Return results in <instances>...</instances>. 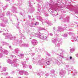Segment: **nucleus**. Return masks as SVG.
Returning <instances> with one entry per match:
<instances>
[{"label":"nucleus","instance_id":"1","mask_svg":"<svg viewBox=\"0 0 78 78\" xmlns=\"http://www.w3.org/2000/svg\"><path fill=\"white\" fill-rule=\"evenodd\" d=\"M70 59H72V57H70Z\"/></svg>","mask_w":78,"mask_h":78},{"label":"nucleus","instance_id":"2","mask_svg":"<svg viewBox=\"0 0 78 78\" xmlns=\"http://www.w3.org/2000/svg\"><path fill=\"white\" fill-rule=\"evenodd\" d=\"M35 25H36V23H35Z\"/></svg>","mask_w":78,"mask_h":78}]
</instances>
